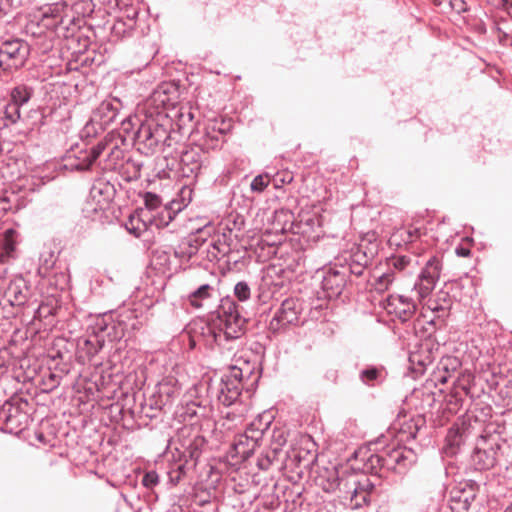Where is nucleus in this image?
<instances>
[{
    "mask_svg": "<svg viewBox=\"0 0 512 512\" xmlns=\"http://www.w3.org/2000/svg\"><path fill=\"white\" fill-rule=\"evenodd\" d=\"M123 105L115 97L103 100L93 111L90 119L82 128L81 138H93L115 123Z\"/></svg>",
    "mask_w": 512,
    "mask_h": 512,
    "instance_id": "nucleus-5",
    "label": "nucleus"
},
{
    "mask_svg": "<svg viewBox=\"0 0 512 512\" xmlns=\"http://www.w3.org/2000/svg\"><path fill=\"white\" fill-rule=\"evenodd\" d=\"M450 6L458 14L464 13L468 10L465 0H450Z\"/></svg>",
    "mask_w": 512,
    "mask_h": 512,
    "instance_id": "nucleus-51",
    "label": "nucleus"
},
{
    "mask_svg": "<svg viewBox=\"0 0 512 512\" xmlns=\"http://www.w3.org/2000/svg\"><path fill=\"white\" fill-rule=\"evenodd\" d=\"M256 449V439L249 436L247 432L241 435L238 441L233 446L234 454L232 457H238L242 461H247L254 455Z\"/></svg>",
    "mask_w": 512,
    "mask_h": 512,
    "instance_id": "nucleus-28",
    "label": "nucleus"
},
{
    "mask_svg": "<svg viewBox=\"0 0 512 512\" xmlns=\"http://www.w3.org/2000/svg\"><path fill=\"white\" fill-rule=\"evenodd\" d=\"M107 142V146L104 152L107 151V155L104 160H97V165L104 171H115L119 170L124 166V151L117 144L106 138L103 140Z\"/></svg>",
    "mask_w": 512,
    "mask_h": 512,
    "instance_id": "nucleus-23",
    "label": "nucleus"
},
{
    "mask_svg": "<svg viewBox=\"0 0 512 512\" xmlns=\"http://www.w3.org/2000/svg\"><path fill=\"white\" fill-rule=\"evenodd\" d=\"M182 478V476L180 475V473H171L170 474V479L172 482H174L175 484L178 483L180 481V479Z\"/></svg>",
    "mask_w": 512,
    "mask_h": 512,
    "instance_id": "nucleus-58",
    "label": "nucleus"
},
{
    "mask_svg": "<svg viewBox=\"0 0 512 512\" xmlns=\"http://www.w3.org/2000/svg\"><path fill=\"white\" fill-rule=\"evenodd\" d=\"M206 240L200 236L184 238L174 250V254L181 260H190L198 253L204 254Z\"/></svg>",
    "mask_w": 512,
    "mask_h": 512,
    "instance_id": "nucleus-24",
    "label": "nucleus"
},
{
    "mask_svg": "<svg viewBox=\"0 0 512 512\" xmlns=\"http://www.w3.org/2000/svg\"><path fill=\"white\" fill-rule=\"evenodd\" d=\"M33 95V89L20 84L15 86L10 93V103L15 104L20 110L22 106L27 104Z\"/></svg>",
    "mask_w": 512,
    "mask_h": 512,
    "instance_id": "nucleus-32",
    "label": "nucleus"
},
{
    "mask_svg": "<svg viewBox=\"0 0 512 512\" xmlns=\"http://www.w3.org/2000/svg\"><path fill=\"white\" fill-rule=\"evenodd\" d=\"M121 124L122 126L124 127L125 130H127L128 128L126 127V125H129L130 124V121L129 120H126V119H122L121 120Z\"/></svg>",
    "mask_w": 512,
    "mask_h": 512,
    "instance_id": "nucleus-62",
    "label": "nucleus"
},
{
    "mask_svg": "<svg viewBox=\"0 0 512 512\" xmlns=\"http://www.w3.org/2000/svg\"><path fill=\"white\" fill-rule=\"evenodd\" d=\"M56 312V307L48 303L40 304L34 312V319L42 320L53 316Z\"/></svg>",
    "mask_w": 512,
    "mask_h": 512,
    "instance_id": "nucleus-44",
    "label": "nucleus"
},
{
    "mask_svg": "<svg viewBox=\"0 0 512 512\" xmlns=\"http://www.w3.org/2000/svg\"><path fill=\"white\" fill-rule=\"evenodd\" d=\"M270 270H273L274 271V267H270V266H265L261 269V272L263 273V276H262V281L265 283V285H268L269 283L266 281V275L269 274V271Z\"/></svg>",
    "mask_w": 512,
    "mask_h": 512,
    "instance_id": "nucleus-55",
    "label": "nucleus"
},
{
    "mask_svg": "<svg viewBox=\"0 0 512 512\" xmlns=\"http://www.w3.org/2000/svg\"><path fill=\"white\" fill-rule=\"evenodd\" d=\"M441 269L442 264L438 257L433 256L427 261L413 287L420 298H425L432 291L440 277Z\"/></svg>",
    "mask_w": 512,
    "mask_h": 512,
    "instance_id": "nucleus-10",
    "label": "nucleus"
},
{
    "mask_svg": "<svg viewBox=\"0 0 512 512\" xmlns=\"http://www.w3.org/2000/svg\"><path fill=\"white\" fill-rule=\"evenodd\" d=\"M363 270H364V268L358 265L354 268L352 267L350 271H351V273L355 274L356 276H360V275H362Z\"/></svg>",
    "mask_w": 512,
    "mask_h": 512,
    "instance_id": "nucleus-57",
    "label": "nucleus"
},
{
    "mask_svg": "<svg viewBox=\"0 0 512 512\" xmlns=\"http://www.w3.org/2000/svg\"><path fill=\"white\" fill-rule=\"evenodd\" d=\"M124 165H126L127 170L132 173V175L129 177L130 179H137L140 177V171L143 166L141 162L128 158L124 162Z\"/></svg>",
    "mask_w": 512,
    "mask_h": 512,
    "instance_id": "nucleus-48",
    "label": "nucleus"
},
{
    "mask_svg": "<svg viewBox=\"0 0 512 512\" xmlns=\"http://www.w3.org/2000/svg\"><path fill=\"white\" fill-rule=\"evenodd\" d=\"M300 304L295 299H286L272 318L269 328L276 332L287 325L295 324L299 319Z\"/></svg>",
    "mask_w": 512,
    "mask_h": 512,
    "instance_id": "nucleus-14",
    "label": "nucleus"
},
{
    "mask_svg": "<svg viewBox=\"0 0 512 512\" xmlns=\"http://www.w3.org/2000/svg\"><path fill=\"white\" fill-rule=\"evenodd\" d=\"M63 7L64 6L59 3L46 7L42 14L43 25L49 29L55 30L57 33H60L61 30H68L65 19L61 14Z\"/></svg>",
    "mask_w": 512,
    "mask_h": 512,
    "instance_id": "nucleus-25",
    "label": "nucleus"
},
{
    "mask_svg": "<svg viewBox=\"0 0 512 512\" xmlns=\"http://www.w3.org/2000/svg\"><path fill=\"white\" fill-rule=\"evenodd\" d=\"M234 295L241 302L248 300L251 296V289L248 283L245 281L238 282L234 287Z\"/></svg>",
    "mask_w": 512,
    "mask_h": 512,
    "instance_id": "nucleus-45",
    "label": "nucleus"
},
{
    "mask_svg": "<svg viewBox=\"0 0 512 512\" xmlns=\"http://www.w3.org/2000/svg\"><path fill=\"white\" fill-rule=\"evenodd\" d=\"M247 319L240 315L235 301L227 296L220 300L217 309L210 313L207 322L200 327V336L205 345L221 346L224 342L236 339L244 333Z\"/></svg>",
    "mask_w": 512,
    "mask_h": 512,
    "instance_id": "nucleus-1",
    "label": "nucleus"
},
{
    "mask_svg": "<svg viewBox=\"0 0 512 512\" xmlns=\"http://www.w3.org/2000/svg\"><path fill=\"white\" fill-rule=\"evenodd\" d=\"M134 27L133 19H129L128 22L123 20H117L111 28V34L113 37L120 39L131 34Z\"/></svg>",
    "mask_w": 512,
    "mask_h": 512,
    "instance_id": "nucleus-36",
    "label": "nucleus"
},
{
    "mask_svg": "<svg viewBox=\"0 0 512 512\" xmlns=\"http://www.w3.org/2000/svg\"><path fill=\"white\" fill-rule=\"evenodd\" d=\"M230 130V124L222 119H210L204 126L200 146L202 149H216L223 142V137Z\"/></svg>",
    "mask_w": 512,
    "mask_h": 512,
    "instance_id": "nucleus-13",
    "label": "nucleus"
},
{
    "mask_svg": "<svg viewBox=\"0 0 512 512\" xmlns=\"http://www.w3.org/2000/svg\"><path fill=\"white\" fill-rule=\"evenodd\" d=\"M27 401H6L0 410V418L4 421L6 429L11 433H18L24 430L29 423V414L24 411Z\"/></svg>",
    "mask_w": 512,
    "mask_h": 512,
    "instance_id": "nucleus-7",
    "label": "nucleus"
},
{
    "mask_svg": "<svg viewBox=\"0 0 512 512\" xmlns=\"http://www.w3.org/2000/svg\"><path fill=\"white\" fill-rule=\"evenodd\" d=\"M382 372L381 369L369 366L359 373V378L361 382L367 386H375L377 383L381 381Z\"/></svg>",
    "mask_w": 512,
    "mask_h": 512,
    "instance_id": "nucleus-35",
    "label": "nucleus"
},
{
    "mask_svg": "<svg viewBox=\"0 0 512 512\" xmlns=\"http://www.w3.org/2000/svg\"><path fill=\"white\" fill-rule=\"evenodd\" d=\"M215 293L216 291L212 286L203 284L189 294L188 301L194 308L207 307Z\"/></svg>",
    "mask_w": 512,
    "mask_h": 512,
    "instance_id": "nucleus-29",
    "label": "nucleus"
},
{
    "mask_svg": "<svg viewBox=\"0 0 512 512\" xmlns=\"http://www.w3.org/2000/svg\"><path fill=\"white\" fill-rule=\"evenodd\" d=\"M0 294L2 295L0 304L4 307L7 305L21 307L27 302L30 290L25 279L22 276H16L9 281Z\"/></svg>",
    "mask_w": 512,
    "mask_h": 512,
    "instance_id": "nucleus-11",
    "label": "nucleus"
},
{
    "mask_svg": "<svg viewBox=\"0 0 512 512\" xmlns=\"http://www.w3.org/2000/svg\"><path fill=\"white\" fill-rule=\"evenodd\" d=\"M476 499V488L474 485L465 484L464 487H457L450 492V508L452 512H467Z\"/></svg>",
    "mask_w": 512,
    "mask_h": 512,
    "instance_id": "nucleus-19",
    "label": "nucleus"
},
{
    "mask_svg": "<svg viewBox=\"0 0 512 512\" xmlns=\"http://www.w3.org/2000/svg\"><path fill=\"white\" fill-rule=\"evenodd\" d=\"M382 454L385 470L398 472L394 447L382 451Z\"/></svg>",
    "mask_w": 512,
    "mask_h": 512,
    "instance_id": "nucleus-43",
    "label": "nucleus"
},
{
    "mask_svg": "<svg viewBox=\"0 0 512 512\" xmlns=\"http://www.w3.org/2000/svg\"><path fill=\"white\" fill-rule=\"evenodd\" d=\"M161 412V405L155 399L150 398L142 405L141 413L144 417L153 419Z\"/></svg>",
    "mask_w": 512,
    "mask_h": 512,
    "instance_id": "nucleus-40",
    "label": "nucleus"
},
{
    "mask_svg": "<svg viewBox=\"0 0 512 512\" xmlns=\"http://www.w3.org/2000/svg\"><path fill=\"white\" fill-rule=\"evenodd\" d=\"M11 7L10 0H0V14H6Z\"/></svg>",
    "mask_w": 512,
    "mask_h": 512,
    "instance_id": "nucleus-53",
    "label": "nucleus"
},
{
    "mask_svg": "<svg viewBox=\"0 0 512 512\" xmlns=\"http://www.w3.org/2000/svg\"><path fill=\"white\" fill-rule=\"evenodd\" d=\"M498 447L493 445L488 448L476 447L472 456L471 463L476 470H487L494 467L497 461Z\"/></svg>",
    "mask_w": 512,
    "mask_h": 512,
    "instance_id": "nucleus-26",
    "label": "nucleus"
},
{
    "mask_svg": "<svg viewBox=\"0 0 512 512\" xmlns=\"http://www.w3.org/2000/svg\"><path fill=\"white\" fill-rule=\"evenodd\" d=\"M173 473H180V475L183 476L185 474V465L179 464L177 466V469L175 471H173Z\"/></svg>",
    "mask_w": 512,
    "mask_h": 512,
    "instance_id": "nucleus-59",
    "label": "nucleus"
},
{
    "mask_svg": "<svg viewBox=\"0 0 512 512\" xmlns=\"http://www.w3.org/2000/svg\"><path fill=\"white\" fill-rule=\"evenodd\" d=\"M61 382V376L51 371H47L42 376L43 391L50 392L56 389Z\"/></svg>",
    "mask_w": 512,
    "mask_h": 512,
    "instance_id": "nucleus-39",
    "label": "nucleus"
},
{
    "mask_svg": "<svg viewBox=\"0 0 512 512\" xmlns=\"http://www.w3.org/2000/svg\"><path fill=\"white\" fill-rule=\"evenodd\" d=\"M273 415L264 412L258 415V422H265V428L261 429V435L258 437V448H261V457H258V469H268L281 452L282 447L287 441L286 431L283 428H271V419Z\"/></svg>",
    "mask_w": 512,
    "mask_h": 512,
    "instance_id": "nucleus-4",
    "label": "nucleus"
},
{
    "mask_svg": "<svg viewBox=\"0 0 512 512\" xmlns=\"http://www.w3.org/2000/svg\"><path fill=\"white\" fill-rule=\"evenodd\" d=\"M115 192V188L110 182L104 179L96 180L90 189V197L97 205L94 210L105 209L114 198Z\"/></svg>",
    "mask_w": 512,
    "mask_h": 512,
    "instance_id": "nucleus-22",
    "label": "nucleus"
},
{
    "mask_svg": "<svg viewBox=\"0 0 512 512\" xmlns=\"http://www.w3.org/2000/svg\"><path fill=\"white\" fill-rule=\"evenodd\" d=\"M345 481L339 478L335 468L325 469L317 478L318 485L327 493L335 492L337 489L344 491Z\"/></svg>",
    "mask_w": 512,
    "mask_h": 512,
    "instance_id": "nucleus-27",
    "label": "nucleus"
},
{
    "mask_svg": "<svg viewBox=\"0 0 512 512\" xmlns=\"http://www.w3.org/2000/svg\"><path fill=\"white\" fill-rule=\"evenodd\" d=\"M159 481V477L156 472H148L144 475L142 483L147 488H152Z\"/></svg>",
    "mask_w": 512,
    "mask_h": 512,
    "instance_id": "nucleus-50",
    "label": "nucleus"
},
{
    "mask_svg": "<svg viewBox=\"0 0 512 512\" xmlns=\"http://www.w3.org/2000/svg\"><path fill=\"white\" fill-rule=\"evenodd\" d=\"M289 213L284 210H271L263 213V218L266 219L267 223L263 226V235L267 237L274 236L278 237L282 235L288 229V218ZM264 221V219H262Z\"/></svg>",
    "mask_w": 512,
    "mask_h": 512,
    "instance_id": "nucleus-18",
    "label": "nucleus"
},
{
    "mask_svg": "<svg viewBox=\"0 0 512 512\" xmlns=\"http://www.w3.org/2000/svg\"><path fill=\"white\" fill-rule=\"evenodd\" d=\"M374 488V484L366 476H361L359 479L350 477L344 484V492L350 495L352 508H360L367 504Z\"/></svg>",
    "mask_w": 512,
    "mask_h": 512,
    "instance_id": "nucleus-8",
    "label": "nucleus"
},
{
    "mask_svg": "<svg viewBox=\"0 0 512 512\" xmlns=\"http://www.w3.org/2000/svg\"><path fill=\"white\" fill-rule=\"evenodd\" d=\"M52 275H54L55 277L54 284L56 285V287L63 290L68 283V274L65 271L56 272L55 269H52L51 271H45V276L51 277Z\"/></svg>",
    "mask_w": 512,
    "mask_h": 512,
    "instance_id": "nucleus-46",
    "label": "nucleus"
},
{
    "mask_svg": "<svg viewBox=\"0 0 512 512\" xmlns=\"http://www.w3.org/2000/svg\"><path fill=\"white\" fill-rule=\"evenodd\" d=\"M168 115L172 117V124L175 122L180 132H184V129L188 128L189 125L192 126L194 112L189 106L173 107L171 113H168Z\"/></svg>",
    "mask_w": 512,
    "mask_h": 512,
    "instance_id": "nucleus-31",
    "label": "nucleus"
},
{
    "mask_svg": "<svg viewBox=\"0 0 512 512\" xmlns=\"http://www.w3.org/2000/svg\"><path fill=\"white\" fill-rule=\"evenodd\" d=\"M152 98L155 103H159L163 106V110L161 112L168 113L166 110L173 103L170 101L169 96L167 95L166 89L164 87H159L154 91Z\"/></svg>",
    "mask_w": 512,
    "mask_h": 512,
    "instance_id": "nucleus-42",
    "label": "nucleus"
},
{
    "mask_svg": "<svg viewBox=\"0 0 512 512\" xmlns=\"http://www.w3.org/2000/svg\"><path fill=\"white\" fill-rule=\"evenodd\" d=\"M19 119L20 110L15 104H11L10 101L0 109V121H3V126L15 124Z\"/></svg>",
    "mask_w": 512,
    "mask_h": 512,
    "instance_id": "nucleus-34",
    "label": "nucleus"
},
{
    "mask_svg": "<svg viewBox=\"0 0 512 512\" xmlns=\"http://www.w3.org/2000/svg\"><path fill=\"white\" fill-rule=\"evenodd\" d=\"M279 242H280V239H263L261 237L260 242H258V246L260 245V243H264V244H267L269 246H273V245H276Z\"/></svg>",
    "mask_w": 512,
    "mask_h": 512,
    "instance_id": "nucleus-56",
    "label": "nucleus"
},
{
    "mask_svg": "<svg viewBox=\"0 0 512 512\" xmlns=\"http://www.w3.org/2000/svg\"><path fill=\"white\" fill-rule=\"evenodd\" d=\"M417 431H418V428L416 425H414V430L413 431H410V438H415L416 437V434H417Z\"/></svg>",
    "mask_w": 512,
    "mask_h": 512,
    "instance_id": "nucleus-61",
    "label": "nucleus"
},
{
    "mask_svg": "<svg viewBox=\"0 0 512 512\" xmlns=\"http://www.w3.org/2000/svg\"><path fill=\"white\" fill-rule=\"evenodd\" d=\"M231 235H227L225 233L221 235H216L210 241L206 240V245L204 247V253H206V258L210 261H219L223 257H228V262L230 259L231 253Z\"/></svg>",
    "mask_w": 512,
    "mask_h": 512,
    "instance_id": "nucleus-20",
    "label": "nucleus"
},
{
    "mask_svg": "<svg viewBox=\"0 0 512 512\" xmlns=\"http://www.w3.org/2000/svg\"><path fill=\"white\" fill-rule=\"evenodd\" d=\"M144 208H140L139 211H149L154 213L161 209V198L152 192H146L143 196Z\"/></svg>",
    "mask_w": 512,
    "mask_h": 512,
    "instance_id": "nucleus-37",
    "label": "nucleus"
},
{
    "mask_svg": "<svg viewBox=\"0 0 512 512\" xmlns=\"http://www.w3.org/2000/svg\"><path fill=\"white\" fill-rule=\"evenodd\" d=\"M346 285L344 269L329 268L322 277V289L328 299L338 298Z\"/></svg>",
    "mask_w": 512,
    "mask_h": 512,
    "instance_id": "nucleus-16",
    "label": "nucleus"
},
{
    "mask_svg": "<svg viewBox=\"0 0 512 512\" xmlns=\"http://www.w3.org/2000/svg\"><path fill=\"white\" fill-rule=\"evenodd\" d=\"M28 54V46L19 39L7 40L0 47L1 61L6 59L14 60V66L18 67L24 64Z\"/></svg>",
    "mask_w": 512,
    "mask_h": 512,
    "instance_id": "nucleus-21",
    "label": "nucleus"
},
{
    "mask_svg": "<svg viewBox=\"0 0 512 512\" xmlns=\"http://www.w3.org/2000/svg\"><path fill=\"white\" fill-rule=\"evenodd\" d=\"M206 154L202 149L193 147L181 153L179 172L183 177L196 178L204 166Z\"/></svg>",
    "mask_w": 512,
    "mask_h": 512,
    "instance_id": "nucleus-12",
    "label": "nucleus"
},
{
    "mask_svg": "<svg viewBox=\"0 0 512 512\" xmlns=\"http://www.w3.org/2000/svg\"><path fill=\"white\" fill-rule=\"evenodd\" d=\"M395 459L397 462L398 473H401L404 469L412 463L411 451H407L401 447H394Z\"/></svg>",
    "mask_w": 512,
    "mask_h": 512,
    "instance_id": "nucleus-38",
    "label": "nucleus"
},
{
    "mask_svg": "<svg viewBox=\"0 0 512 512\" xmlns=\"http://www.w3.org/2000/svg\"><path fill=\"white\" fill-rule=\"evenodd\" d=\"M427 307L431 312L436 313L438 318L447 315L448 307L440 305L436 301L430 300Z\"/></svg>",
    "mask_w": 512,
    "mask_h": 512,
    "instance_id": "nucleus-49",
    "label": "nucleus"
},
{
    "mask_svg": "<svg viewBox=\"0 0 512 512\" xmlns=\"http://www.w3.org/2000/svg\"><path fill=\"white\" fill-rule=\"evenodd\" d=\"M411 262V259L407 256H399L396 258H393L389 262V271H402L404 270Z\"/></svg>",
    "mask_w": 512,
    "mask_h": 512,
    "instance_id": "nucleus-47",
    "label": "nucleus"
},
{
    "mask_svg": "<svg viewBox=\"0 0 512 512\" xmlns=\"http://www.w3.org/2000/svg\"><path fill=\"white\" fill-rule=\"evenodd\" d=\"M114 328L113 322L107 321L105 317H98L89 327V336L78 343L80 352L90 360L103 348L106 337L111 336V330Z\"/></svg>",
    "mask_w": 512,
    "mask_h": 512,
    "instance_id": "nucleus-6",
    "label": "nucleus"
},
{
    "mask_svg": "<svg viewBox=\"0 0 512 512\" xmlns=\"http://www.w3.org/2000/svg\"><path fill=\"white\" fill-rule=\"evenodd\" d=\"M191 193L192 190L188 187L182 189L183 203L177 204V208L172 207L176 204L172 201L170 207L166 205L154 213H150L149 211H137L136 214L130 216L126 224L127 230L135 236H140L142 231L149 227H155L157 229L167 227L175 218L176 214L191 201Z\"/></svg>",
    "mask_w": 512,
    "mask_h": 512,
    "instance_id": "nucleus-3",
    "label": "nucleus"
},
{
    "mask_svg": "<svg viewBox=\"0 0 512 512\" xmlns=\"http://www.w3.org/2000/svg\"><path fill=\"white\" fill-rule=\"evenodd\" d=\"M269 184V178L266 175H258V192Z\"/></svg>",
    "mask_w": 512,
    "mask_h": 512,
    "instance_id": "nucleus-52",
    "label": "nucleus"
},
{
    "mask_svg": "<svg viewBox=\"0 0 512 512\" xmlns=\"http://www.w3.org/2000/svg\"><path fill=\"white\" fill-rule=\"evenodd\" d=\"M506 3L512 6V0H506Z\"/></svg>",
    "mask_w": 512,
    "mask_h": 512,
    "instance_id": "nucleus-64",
    "label": "nucleus"
},
{
    "mask_svg": "<svg viewBox=\"0 0 512 512\" xmlns=\"http://www.w3.org/2000/svg\"><path fill=\"white\" fill-rule=\"evenodd\" d=\"M18 244V233L14 229H7L0 242L1 258L3 261L14 259L16 257V247Z\"/></svg>",
    "mask_w": 512,
    "mask_h": 512,
    "instance_id": "nucleus-30",
    "label": "nucleus"
},
{
    "mask_svg": "<svg viewBox=\"0 0 512 512\" xmlns=\"http://www.w3.org/2000/svg\"><path fill=\"white\" fill-rule=\"evenodd\" d=\"M362 461L364 462V470L366 472L382 476L380 472L385 470L382 452L369 453L366 457L362 458Z\"/></svg>",
    "mask_w": 512,
    "mask_h": 512,
    "instance_id": "nucleus-33",
    "label": "nucleus"
},
{
    "mask_svg": "<svg viewBox=\"0 0 512 512\" xmlns=\"http://www.w3.org/2000/svg\"><path fill=\"white\" fill-rule=\"evenodd\" d=\"M240 369H234L232 376L222 379L219 387L218 399L224 406H231L241 396Z\"/></svg>",
    "mask_w": 512,
    "mask_h": 512,
    "instance_id": "nucleus-17",
    "label": "nucleus"
},
{
    "mask_svg": "<svg viewBox=\"0 0 512 512\" xmlns=\"http://www.w3.org/2000/svg\"><path fill=\"white\" fill-rule=\"evenodd\" d=\"M388 314L394 315L401 322L410 320L416 311L415 302L403 295H390L383 304Z\"/></svg>",
    "mask_w": 512,
    "mask_h": 512,
    "instance_id": "nucleus-15",
    "label": "nucleus"
},
{
    "mask_svg": "<svg viewBox=\"0 0 512 512\" xmlns=\"http://www.w3.org/2000/svg\"><path fill=\"white\" fill-rule=\"evenodd\" d=\"M456 254L461 257H467L470 255V250L464 247L456 248Z\"/></svg>",
    "mask_w": 512,
    "mask_h": 512,
    "instance_id": "nucleus-54",
    "label": "nucleus"
},
{
    "mask_svg": "<svg viewBox=\"0 0 512 512\" xmlns=\"http://www.w3.org/2000/svg\"><path fill=\"white\" fill-rule=\"evenodd\" d=\"M505 512H512V505H511V506H509V507L506 509V511H505Z\"/></svg>",
    "mask_w": 512,
    "mask_h": 512,
    "instance_id": "nucleus-63",
    "label": "nucleus"
},
{
    "mask_svg": "<svg viewBox=\"0 0 512 512\" xmlns=\"http://www.w3.org/2000/svg\"><path fill=\"white\" fill-rule=\"evenodd\" d=\"M106 146V141H100L89 150L80 151L78 155H69L64 167L71 171L90 170L94 164H97V160L104 153Z\"/></svg>",
    "mask_w": 512,
    "mask_h": 512,
    "instance_id": "nucleus-9",
    "label": "nucleus"
},
{
    "mask_svg": "<svg viewBox=\"0 0 512 512\" xmlns=\"http://www.w3.org/2000/svg\"><path fill=\"white\" fill-rule=\"evenodd\" d=\"M171 131L172 117L168 113L157 112L140 123L134 136L135 145L141 153L152 155L166 146H171Z\"/></svg>",
    "mask_w": 512,
    "mask_h": 512,
    "instance_id": "nucleus-2",
    "label": "nucleus"
},
{
    "mask_svg": "<svg viewBox=\"0 0 512 512\" xmlns=\"http://www.w3.org/2000/svg\"><path fill=\"white\" fill-rule=\"evenodd\" d=\"M250 190H251V192L256 191V177H254L250 182Z\"/></svg>",
    "mask_w": 512,
    "mask_h": 512,
    "instance_id": "nucleus-60",
    "label": "nucleus"
},
{
    "mask_svg": "<svg viewBox=\"0 0 512 512\" xmlns=\"http://www.w3.org/2000/svg\"><path fill=\"white\" fill-rule=\"evenodd\" d=\"M395 275L393 271H387L379 276L374 283L375 290L383 292L387 290L390 284L394 281Z\"/></svg>",
    "mask_w": 512,
    "mask_h": 512,
    "instance_id": "nucleus-41",
    "label": "nucleus"
}]
</instances>
